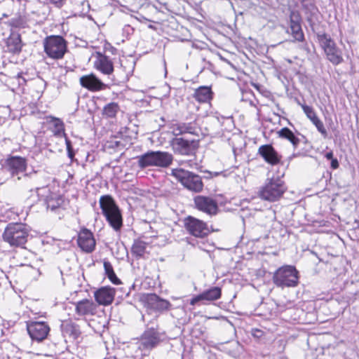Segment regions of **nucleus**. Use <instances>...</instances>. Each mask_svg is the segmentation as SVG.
<instances>
[{
    "label": "nucleus",
    "mask_w": 359,
    "mask_h": 359,
    "mask_svg": "<svg viewBox=\"0 0 359 359\" xmlns=\"http://www.w3.org/2000/svg\"><path fill=\"white\" fill-rule=\"evenodd\" d=\"M29 227L22 222L7 224L2 234L3 241L11 247L25 248V245L29 236Z\"/></svg>",
    "instance_id": "1"
},
{
    "label": "nucleus",
    "mask_w": 359,
    "mask_h": 359,
    "mask_svg": "<svg viewBox=\"0 0 359 359\" xmlns=\"http://www.w3.org/2000/svg\"><path fill=\"white\" fill-rule=\"evenodd\" d=\"M100 205L109 225L116 231H119L123 226L122 215L112 197L109 195L101 196Z\"/></svg>",
    "instance_id": "2"
},
{
    "label": "nucleus",
    "mask_w": 359,
    "mask_h": 359,
    "mask_svg": "<svg viewBox=\"0 0 359 359\" xmlns=\"http://www.w3.org/2000/svg\"><path fill=\"white\" fill-rule=\"evenodd\" d=\"M137 158V165L142 169L147 167L168 168L173 161L171 154L161 151H150Z\"/></svg>",
    "instance_id": "3"
},
{
    "label": "nucleus",
    "mask_w": 359,
    "mask_h": 359,
    "mask_svg": "<svg viewBox=\"0 0 359 359\" xmlns=\"http://www.w3.org/2000/svg\"><path fill=\"white\" fill-rule=\"evenodd\" d=\"M170 175L189 191L195 193L203 191L204 185L200 175L183 168H173Z\"/></svg>",
    "instance_id": "4"
},
{
    "label": "nucleus",
    "mask_w": 359,
    "mask_h": 359,
    "mask_svg": "<svg viewBox=\"0 0 359 359\" xmlns=\"http://www.w3.org/2000/svg\"><path fill=\"white\" fill-rule=\"evenodd\" d=\"M298 271L294 266H284L278 269L273 276V283L279 287H295L298 284Z\"/></svg>",
    "instance_id": "5"
},
{
    "label": "nucleus",
    "mask_w": 359,
    "mask_h": 359,
    "mask_svg": "<svg viewBox=\"0 0 359 359\" xmlns=\"http://www.w3.org/2000/svg\"><path fill=\"white\" fill-rule=\"evenodd\" d=\"M286 190L284 182L279 177H272L267 180L265 186L259 192L260 197L269 201H276L280 198Z\"/></svg>",
    "instance_id": "6"
},
{
    "label": "nucleus",
    "mask_w": 359,
    "mask_h": 359,
    "mask_svg": "<svg viewBox=\"0 0 359 359\" xmlns=\"http://www.w3.org/2000/svg\"><path fill=\"white\" fill-rule=\"evenodd\" d=\"M44 51L53 59H62L67 50V41L58 35L47 36L43 41Z\"/></svg>",
    "instance_id": "7"
},
{
    "label": "nucleus",
    "mask_w": 359,
    "mask_h": 359,
    "mask_svg": "<svg viewBox=\"0 0 359 359\" xmlns=\"http://www.w3.org/2000/svg\"><path fill=\"white\" fill-rule=\"evenodd\" d=\"M27 159L19 156H9L2 163V170L8 172L15 182L21 180V174L27 170Z\"/></svg>",
    "instance_id": "8"
},
{
    "label": "nucleus",
    "mask_w": 359,
    "mask_h": 359,
    "mask_svg": "<svg viewBox=\"0 0 359 359\" xmlns=\"http://www.w3.org/2000/svg\"><path fill=\"white\" fill-rule=\"evenodd\" d=\"M318 39L330 62L334 65H338L343 62L341 50L337 47L335 42L328 34H318Z\"/></svg>",
    "instance_id": "9"
},
{
    "label": "nucleus",
    "mask_w": 359,
    "mask_h": 359,
    "mask_svg": "<svg viewBox=\"0 0 359 359\" xmlns=\"http://www.w3.org/2000/svg\"><path fill=\"white\" fill-rule=\"evenodd\" d=\"M163 334L154 327H147L142 334L139 341L138 348L141 351H150L157 346L162 341Z\"/></svg>",
    "instance_id": "10"
},
{
    "label": "nucleus",
    "mask_w": 359,
    "mask_h": 359,
    "mask_svg": "<svg viewBox=\"0 0 359 359\" xmlns=\"http://www.w3.org/2000/svg\"><path fill=\"white\" fill-rule=\"evenodd\" d=\"M184 226L190 234L196 237L203 238L209 233L205 222L191 216L184 219Z\"/></svg>",
    "instance_id": "11"
},
{
    "label": "nucleus",
    "mask_w": 359,
    "mask_h": 359,
    "mask_svg": "<svg viewBox=\"0 0 359 359\" xmlns=\"http://www.w3.org/2000/svg\"><path fill=\"white\" fill-rule=\"evenodd\" d=\"M27 332L33 340L41 341L45 339L49 332V325L43 321H32L27 323Z\"/></svg>",
    "instance_id": "12"
},
{
    "label": "nucleus",
    "mask_w": 359,
    "mask_h": 359,
    "mask_svg": "<svg viewBox=\"0 0 359 359\" xmlns=\"http://www.w3.org/2000/svg\"><path fill=\"white\" fill-rule=\"evenodd\" d=\"M194 201L198 210L210 215L217 213L218 207L217 202L213 198L204 196H197L194 198Z\"/></svg>",
    "instance_id": "13"
},
{
    "label": "nucleus",
    "mask_w": 359,
    "mask_h": 359,
    "mask_svg": "<svg viewBox=\"0 0 359 359\" xmlns=\"http://www.w3.org/2000/svg\"><path fill=\"white\" fill-rule=\"evenodd\" d=\"M77 243L82 250L88 253L93 252L95 247V241L93 235L87 229H83L79 232Z\"/></svg>",
    "instance_id": "14"
},
{
    "label": "nucleus",
    "mask_w": 359,
    "mask_h": 359,
    "mask_svg": "<svg viewBox=\"0 0 359 359\" xmlns=\"http://www.w3.org/2000/svg\"><path fill=\"white\" fill-rule=\"evenodd\" d=\"M194 142L184 140L182 137H175L170 142V145L175 153L180 155H190L194 152Z\"/></svg>",
    "instance_id": "15"
},
{
    "label": "nucleus",
    "mask_w": 359,
    "mask_h": 359,
    "mask_svg": "<svg viewBox=\"0 0 359 359\" xmlns=\"http://www.w3.org/2000/svg\"><path fill=\"white\" fill-rule=\"evenodd\" d=\"M258 154L264 161L271 165H277L280 163L281 156L271 144H264L259 147Z\"/></svg>",
    "instance_id": "16"
},
{
    "label": "nucleus",
    "mask_w": 359,
    "mask_h": 359,
    "mask_svg": "<svg viewBox=\"0 0 359 359\" xmlns=\"http://www.w3.org/2000/svg\"><path fill=\"white\" fill-rule=\"evenodd\" d=\"M80 84L82 87L90 90L98 91L105 89L107 86L93 74L85 75L80 78Z\"/></svg>",
    "instance_id": "17"
},
{
    "label": "nucleus",
    "mask_w": 359,
    "mask_h": 359,
    "mask_svg": "<svg viewBox=\"0 0 359 359\" xmlns=\"http://www.w3.org/2000/svg\"><path fill=\"white\" fill-rule=\"evenodd\" d=\"M115 290L111 287H102L97 290L94 293L96 302L104 306L109 305L114 301Z\"/></svg>",
    "instance_id": "18"
},
{
    "label": "nucleus",
    "mask_w": 359,
    "mask_h": 359,
    "mask_svg": "<svg viewBox=\"0 0 359 359\" xmlns=\"http://www.w3.org/2000/svg\"><path fill=\"white\" fill-rule=\"evenodd\" d=\"M221 294L222 290L220 287H212L192 298L190 301V304L195 305L196 303L201 301H215L219 299Z\"/></svg>",
    "instance_id": "19"
},
{
    "label": "nucleus",
    "mask_w": 359,
    "mask_h": 359,
    "mask_svg": "<svg viewBox=\"0 0 359 359\" xmlns=\"http://www.w3.org/2000/svg\"><path fill=\"white\" fill-rule=\"evenodd\" d=\"M97 307L92 300L85 299L75 304V312L80 316H94L97 312Z\"/></svg>",
    "instance_id": "20"
},
{
    "label": "nucleus",
    "mask_w": 359,
    "mask_h": 359,
    "mask_svg": "<svg viewBox=\"0 0 359 359\" xmlns=\"http://www.w3.org/2000/svg\"><path fill=\"white\" fill-rule=\"evenodd\" d=\"M306 115L307 118L312 122V123L316 127L318 131L324 137H326L327 136V130L324 126L323 123L320 120V118L316 115L313 107L299 104Z\"/></svg>",
    "instance_id": "21"
},
{
    "label": "nucleus",
    "mask_w": 359,
    "mask_h": 359,
    "mask_svg": "<svg viewBox=\"0 0 359 359\" xmlns=\"http://www.w3.org/2000/svg\"><path fill=\"white\" fill-rule=\"evenodd\" d=\"M287 32L292 34L295 41H302L304 39L300 19L299 16L294 13H292L290 15V31L287 30Z\"/></svg>",
    "instance_id": "22"
},
{
    "label": "nucleus",
    "mask_w": 359,
    "mask_h": 359,
    "mask_svg": "<svg viewBox=\"0 0 359 359\" xmlns=\"http://www.w3.org/2000/svg\"><path fill=\"white\" fill-rule=\"evenodd\" d=\"M172 133L175 136H178L184 133L191 135L198 134V128L194 123H177L172 124L170 128Z\"/></svg>",
    "instance_id": "23"
},
{
    "label": "nucleus",
    "mask_w": 359,
    "mask_h": 359,
    "mask_svg": "<svg viewBox=\"0 0 359 359\" xmlns=\"http://www.w3.org/2000/svg\"><path fill=\"white\" fill-rule=\"evenodd\" d=\"M95 67L104 74H110L114 71L112 61L109 57L100 53H97V59L95 61Z\"/></svg>",
    "instance_id": "24"
},
{
    "label": "nucleus",
    "mask_w": 359,
    "mask_h": 359,
    "mask_svg": "<svg viewBox=\"0 0 359 359\" xmlns=\"http://www.w3.org/2000/svg\"><path fill=\"white\" fill-rule=\"evenodd\" d=\"M147 302L151 308L158 311L169 310L171 307V304L168 301L160 298L156 294H149Z\"/></svg>",
    "instance_id": "25"
},
{
    "label": "nucleus",
    "mask_w": 359,
    "mask_h": 359,
    "mask_svg": "<svg viewBox=\"0 0 359 359\" xmlns=\"http://www.w3.org/2000/svg\"><path fill=\"white\" fill-rule=\"evenodd\" d=\"M212 92L208 86H201L195 90L194 97L200 102H208L212 99Z\"/></svg>",
    "instance_id": "26"
},
{
    "label": "nucleus",
    "mask_w": 359,
    "mask_h": 359,
    "mask_svg": "<svg viewBox=\"0 0 359 359\" xmlns=\"http://www.w3.org/2000/svg\"><path fill=\"white\" fill-rule=\"evenodd\" d=\"M278 136L281 138L286 139L290 141L294 148H297L299 139L294 135V133L288 128H283L278 132Z\"/></svg>",
    "instance_id": "27"
},
{
    "label": "nucleus",
    "mask_w": 359,
    "mask_h": 359,
    "mask_svg": "<svg viewBox=\"0 0 359 359\" xmlns=\"http://www.w3.org/2000/svg\"><path fill=\"white\" fill-rule=\"evenodd\" d=\"M7 46L10 52L13 53L20 52L22 43L20 35H13L8 38L7 41Z\"/></svg>",
    "instance_id": "28"
},
{
    "label": "nucleus",
    "mask_w": 359,
    "mask_h": 359,
    "mask_svg": "<svg viewBox=\"0 0 359 359\" xmlns=\"http://www.w3.org/2000/svg\"><path fill=\"white\" fill-rule=\"evenodd\" d=\"M147 243L144 241H135L132 246L131 252L137 258L142 257L146 253Z\"/></svg>",
    "instance_id": "29"
},
{
    "label": "nucleus",
    "mask_w": 359,
    "mask_h": 359,
    "mask_svg": "<svg viewBox=\"0 0 359 359\" xmlns=\"http://www.w3.org/2000/svg\"><path fill=\"white\" fill-rule=\"evenodd\" d=\"M119 111V106L116 102L107 104L103 109V114L108 118H114Z\"/></svg>",
    "instance_id": "30"
},
{
    "label": "nucleus",
    "mask_w": 359,
    "mask_h": 359,
    "mask_svg": "<svg viewBox=\"0 0 359 359\" xmlns=\"http://www.w3.org/2000/svg\"><path fill=\"white\" fill-rule=\"evenodd\" d=\"M51 118L54 127L53 130L54 134L57 136H60L62 134L65 136L63 122L60 118L55 117H52Z\"/></svg>",
    "instance_id": "31"
},
{
    "label": "nucleus",
    "mask_w": 359,
    "mask_h": 359,
    "mask_svg": "<svg viewBox=\"0 0 359 359\" xmlns=\"http://www.w3.org/2000/svg\"><path fill=\"white\" fill-rule=\"evenodd\" d=\"M61 199H58L57 201H54L52 198L48 199L47 201V208L50 209L51 210H55L57 209L61 204Z\"/></svg>",
    "instance_id": "32"
},
{
    "label": "nucleus",
    "mask_w": 359,
    "mask_h": 359,
    "mask_svg": "<svg viewBox=\"0 0 359 359\" xmlns=\"http://www.w3.org/2000/svg\"><path fill=\"white\" fill-rule=\"evenodd\" d=\"M107 277L110 280V281L115 285H118L121 283L120 280L117 278L114 271L107 275Z\"/></svg>",
    "instance_id": "33"
},
{
    "label": "nucleus",
    "mask_w": 359,
    "mask_h": 359,
    "mask_svg": "<svg viewBox=\"0 0 359 359\" xmlns=\"http://www.w3.org/2000/svg\"><path fill=\"white\" fill-rule=\"evenodd\" d=\"M104 269L105 273L107 276L109 275V273H111L112 272H114L112 265L109 262H104Z\"/></svg>",
    "instance_id": "34"
},
{
    "label": "nucleus",
    "mask_w": 359,
    "mask_h": 359,
    "mask_svg": "<svg viewBox=\"0 0 359 359\" xmlns=\"http://www.w3.org/2000/svg\"><path fill=\"white\" fill-rule=\"evenodd\" d=\"M52 4L55 5V6L60 8L64 4L66 0H50Z\"/></svg>",
    "instance_id": "35"
},
{
    "label": "nucleus",
    "mask_w": 359,
    "mask_h": 359,
    "mask_svg": "<svg viewBox=\"0 0 359 359\" xmlns=\"http://www.w3.org/2000/svg\"><path fill=\"white\" fill-rule=\"evenodd\" d=\"M331 167L333 169H337L339 167V162L337 158L331 160Z\"/></svg>",
    "instance_id": "36"
},
{
    "label": "nucleus",
    "mask_w": 359,
    "mask_h": 359,
    "mask_svg": "<svg viewBox=\"0 0 359 359\" xmlns=\"http://www.w3.org/2000/svg\"><path fill=\"white\" fill-rule=\"evenodd\" d=\"M65 143H66L67 150V151L73 149L72 147L71 141L68 138H67V137L65 138Z\"/></svg>",
    "instance_id": "37"
},
{
    "label": "nucleus",
    "mask_w": 359,
    "mask_h": 359,
    "mask_svg": "<svg viewBox=\"0 0 359 359\" xmlns=\"http://www.w3.org/2000/svg\"><path fill=\"white\" fill-rule=\"evenodd\" d=\"M325 158H326L327 159H328V160H332V159H334V158H333V153H332V151H330V152L326 153V154H325Z\"/></svg>",
    "instance_id": "38"
},
{
    "label": "nucleus",
    "mask_w": 359,
    "mask_h": 359,
    "mask_svg": "<svg viewBox=\"0 0 359 359\" xmlns=\"http://www.w3.org/2000/svg\"><path fill=\"white\" fill-rule=\"evenodd\" d=\"M67 153H68V156L70 158H73L74 156V152L73 151V149L72 150H68L67 151Z\"/></svg>",
    "instance_id": "39"
},
{
    "label": "nucleus",
    "mask_w": 359,
    "mask_h": 359,
    "mask_svg": "<svg viewBox=\"0 0 359 359\" xmlns=\"http://www.w3.org/2000/svg\"><path fill=\"white\" fill-rule=\"evenodd\" d=\"M262 334V331L259 330H257L255 331V333L254 334V335L257 337H259L260 336L259 334Z\"/></svg>",
    "instance_id": "40"
},
{
    "label": "nucleus",
    "mask_w": 359,
    "mask_h": 359,
    "mask_svg": "<svg viewBox=\"0 0 359 359\" xmlns=\"http://www.w3.org/2000/svg\"><path fill=\"white\" fill-rule=\"evenodd\" d=\"M31 175H32V173H30V174L25 173V174H23L22 176L24 178H27V177H30Z\"/></svg>",
    "instance_id": "41"
},
{
    "label": "nucleus",
    "mask_w": 359,
    "mask_h": 359,
    "mask_svg": "<svg viewBox=\"0 0 359 359\" xmlns=\"http://www.w3.org/2000/svg\"><path fill=\"white\" fill-rule=\"evenodd\" d=\"M38 191H39V188H36L35 190H34V192L36 193V200H38V197H39V195H38Z\"/></svg>",
    "instance_id": "42"
},
{
    "label": "nucleus",
    "mask_w": 359,
    "mask_h": 359,
    "mask_svg": "<svg viewBox=\"0 0 359 359\" xmlns=\"http://www.w3.org/2000/svg\"><path fill=\"white\" fill-rule=\"evenodd\" d=\"M73 334L74 335L75 337H77L78 335V333H77V330H74V332H73Z\"/></svg>",
    "instance_id": "43"
}]
</instances>
